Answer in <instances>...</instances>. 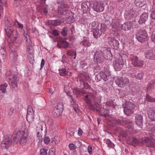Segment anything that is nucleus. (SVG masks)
Masks as SVG:
<instances>
[{"label": "nucleus", "mask_w": 155, "mask_h": 155, "mask_svg": "<svg viewBox=\"0 0 155 155\" xmlns=\"http://www.w3.org/2000/svg\"><path fill=\"white\" fill-rule=\"evenodd\" d=\"M28 134L27 130L22 128L21 131H18L13 135V141L16 143H19L22 146L25 145L27 141Z\"/></svg>", "instance_id": "obj_1"}, {"label": "nucleus", "mask_w": 155, "mask_h": 155, "mask_svg": "<svg viewBox=\"0 0 155 155\" xmlns=\"http://www.w3.org/2000/svg\"><path fill=\"white\" fill-rule=\"evenodd\" d=\"M96 95L95 91H91L89 92L88 94L85 96L84 101L85 102L88 104L89 108L91 110H94L96 108L99 107V105L98 103L94 102V103H93L92 98H94Z\"/></svg>", "instance_id": "obj_3"}, {"label": "nucleus", "mask_w": 155, "mask_h": 155, "mask_svg": "<svg viewBox=\"0 0 155 155\" xmlns=\"http://www.w3.org/2000/svg\"><path fill=\"white\" fill-rule=\"evenodd\" d=\"M144 141L147 147H153L155 146V140L153 138L145 137Z\"/></svg>", "instance_id": "obj_16"}, {"label": "nucleus", "mask_w": 155, "mask_h": 155, "mask_svg": "<svg viewBox=\"0 0 155 155\" xmlns=\"http://www.w3.org/2000/svg\"><path fill=\"white\" fill-rule=\"evenodd\" d=\"M112 123L116 125H125V127H127L129 129H133V124L131 122L130 120L125 119H117L113 120Z\"/></svg>", "instance_id": "obj_7"}, {"label": "nucleus", "mask_w": 155, "mask_h": 155, "mask_svg": "<svg viewBox=\"0 0 155 155\" xmlns=\"http://www.w3.org/2000/svg\"><path fill=\"white\" fill-rule=\"evenodd\" d=\"M13 23H11L7 19L5 21L4 25L7 27L5 29V31L8 36L14 41L16 40L18 36V32L16 30L12 28Z\"/></svg>", "instance_id": "obj_2"}, {"label": "nucleus", "mask_w": 155, "mask_h": 155, "mask_svg": "<svg viewBox=\"0 0 155 155\" xmlns=\"http://www.w3.org/2000/svg\"><path fill=\"white\" fill-rule=\"evenodd\" d=\"M129 80L126 77H121L118 78L115 81L116 83L119 86L123 87L129 83Z\"/></svg>", "instance_id": "obj_13"}, {"label": "nucleus", "mask_w": 155, "mask_h": 155, "mask_svg": "<svg viewBox=\"0 0 155 155\" xmlns=\"http://www.w3.org/2000/svg\"><path fill=\"white\" fill-rule=\"evenodd\" d=\"M34 114H27V120L30 123H33L34 122Z\"/></svg>", "instance_id": "obj_32"}, {"label": "nucleus", "mask_w": 155, "mask_h": 155, "mask_svg": "<svg viewBox=\"0 0 155 155\" xmlns=\"http://www.w3.org/2000/svg\"><path fill=\"white\" fill-rule=\"evenodd\" d=\"M24 36H25L24 40L26 42V45L32 44V42L29 34L26 33V36L25 35H24Z\"/></svg>", "instance_id": "obj_30"}, {"label": "nucleus", "mask_w": 155, "mask_h": 155, "mask_svg": "<svg viewBox=\"0 0 155 155\" xmlns=\"http://www.w3.org/2000/svg\"><path fill=\"white\" fill-rule=\"evenodd\" d=\"M12 136L11 135L5 136L1 144V147L2 149L7 148L11 145L12 143Z\"/></svg>", "instance_id": "obj_9"}, {"label": "nucleus", "mask_w": 155, "mask_h": 155, "mask_svg": "<svg viewBox=\"0 0 155 155\" xmlns=\"http://www.w3.org/2000/svg\"><path fill=\"white\" fill-rule=\"evenodd\" d=\"M59 141V140H57V138L54 137L52 139L51 142L52 143L56 144L58 143Z\"/></svg>", "instance_id": "obj_58"}, {"label": "nucleus", "mask_w": 155, "mask_h": 155, "mask_svg": "<svg viewBox=\"0 0 155 155\" xmlns=\"http://www.w3.org/2000/svg\"><path fill=\"white\" fill-rule=\"evenodd\" d=\"M9 79V84H10L12 87L15 88L17 86V77L13 75L9 76L8 77Z\"/></svg>", "instance_id": "obj_15"}, {"label": "nucleus", "mask_w": 155, "mask_h": 155, "mask_svg": "<svg viewBox=\"0 0 155 155\" xmlns=\"http://www.w3.org/2000/svg\"><path fill=\"white\" fill-rule=\"evenodd\" d=\"M8 86L7 84L5 83L0 86V90L3 93H5L6 92V88Z\"/></svg>", "instance_id": "obj_38"}, {"label": "nucleus", "mask_w": 155, "mask_h": 155, "mask_svg": "<svg viewBox=\"0 0 155 155\" xmlns=\"http://www.w3.org/2000/svg\"><path fill=\"white\" fill-rule=\"evenodd\" d=\"M132 145L136 144L139 143L140 141L137 138L133 137L130 139Z\"/></svg>", "instance_id": "obj_40"}, {"label": "nucleus", "mask_w": 155, "mask_h": 155, "mask_svg": "<svg viewBox=\"0 0 155 155\" xmlns=\"http://www.w3.org/2000/svg\"><path fill=\"white\" fill-rule=\"evenodd\" d=\"M50 142V139L49 137H45L44 139V142L46 144H48Z\"/></svg>", "instance_id": "obj_56"}, {"label": "nucleus", "mask_w": 155, "mask_h": 155, "mask_svg": "<svg viewBox=\"0 0 155 155\" xmlns=\"http://www.w3.org/2000/svg\"><path fill=\"white\" fill-rule=\"evenodd\" d=\"M103 71L100 72L99 74L96 75L95 79L97 80V81H100L101 79H102V75L103 74Z\"/></svg>", "instance_id": "obj_47"}, {"label": "nucleus", "mask_w": 155, "mask_h": 155, "mask_svg": "<svg viewBox=\"0 0 155 155\" xmlns=\"http://www.w3.org/2000/svg\"><path fill=\"white\" fill-rule=\"evenodd\" d=\"M57 3L60 5L59 6H58V11L60 10L61 11L65 9H68L69 8V5L67 4H65L63 2H57Z\"/></svg>", "instance_id": "obj_23"}, {"label": "nucleus", "mask_w": 155, "mask_h": 155, "mask_svg": "<svg viewBox=\"0 0 155 155\" xmlns=\"http://www.w3.org/2000/svg\"><path fill=\"white\" fill-rule=\"evenodd\" d=\"M105 25H106V23L101 24L100 27L98 26V28L94 30L93 34L95 38H97L99 37L102 33H104L106 31V27Z\"/></svg>", "instance_id": "obj_8"}, {"label": "nucleus", "mask_w": 155, "mask_h": 155, "mask_svg": "<svg viewBox=\"0 0 155 155\" xmlns=\"http://www.w3.org/2000/svg\"><path fill=\"white\" fill-rule=\"evenodd\" d=\"M10 49H11V52L10 54V55L12 56L14 55L15 56L18 55L16 51L15 50L13 49L12 47H11Z\"/></svg>", "instance_id": "obj_52"}, {"label": "nucleus", "mask_w": 155, "mask_h": 155, "mask_svg": "<svg viewBox=\"0 0 155 155\" xmlns=\"http://www.w3.org/2000/svg\"><path fill=\"white\" fill-rule=\"evenodd\" d=\"M5 58V56L1 55L0 56V63L2 61H3L4 59Z\"/></svg>", "instance_id": "obj_64"}, {"label": "nucleus", "mask_w": 155, "mask_h": 155, "mask_svg": "<svg viewBox=\"0 0 155 155\" xmlns=\"http://www.w3.org/2000/svg\"><path fill=\"white\" fill-rule=\"evenodd\" d=\"M67 87H64V90H65V92L67 93V94L68 96H69L71 98L72 97H73V94H73V93H72L71 92H70V91H66V88Z\"/></svg>", "instance_id": "obj_54"}, {"label": "nucleus", "mask_w": 155, "mask_h": 155, "mask_svg": "<svg viewBox=\"0 0 155 155\" xmlns=\"http://www.w3.org/2000/svg\"><path fill=\"white\" fill-rule=\"evenodd\" d=\"M148 18V14L146 13H143L141 15L139 20L140 24L144 23Z\"/></svg>", "instance_id": "obj_25"}, {"label": "nucleus", "mask_w": 155, "mask_h": 155, "mask_svg": "<svg viewBox=\"0 0 155 155\" xmlns=\"http://www.w3.org/2000/svg\"><path fill=\"white\" fill-rule=\"evenodd\" d=\"M131 61L132 64L135 67H142L143 64V61L139 60L136 56L132 58Z\"/></svg>", "instance_id": "obj_14"}, {"label": "nucleus", "mask_w": 155, "mask_h": 155, "mask_svg": "<svg viewBox=\"0 0 155 155\" xmlns=\"http://www.w3.org/2000/svg\"><path fill=\"white\" fill-rule=\"evenodd\" d=\"M143 73L142 72H140L137 75L135 76L137 79L139 80H141L143 78Z\"/></svg>", "instance_id": "obj_51"}, {"label": "nucleus", "mask_w": 155, "mask_h": 155, "mask_svg": "<svg viewBox=\"0 0 155 155\" xmlns=\"http://www.w3.org/2000/svg\"><path fill=\"white\" fill-rule=\"evenodd\" d=\"M59 74L61 76H66L68 74V72L66 71L65 69H62L59 70Z\"/></svg>", "instance_id": "obj_41"}, {"label": "nucleus", "mask_w": 155, "mask_h": 155, "mask_svg": "<svg viewBox=\"0 0 155 155\" xmlns=\"http://www.w3.org/2000/svg\"><path fill=\"white\" fill-rule=\"evenodd\" d=\"M100 115L101 116L106 117L108 115L109 110L104 109V108H101L100 110Z\"/></svg>", "instance_id": "obj_27"}, {"label": "nucleus", "mask_w": 155, "mask_h": 155, "mask_svg": "<svg viewBox=\"0 0 155 155\" xmlns=\"http://www.w3.org/2000/svg\"><path fill=\"white\" fill-rule=\"evenodd\" d=\"M55 151L53 148H51L49 150L48 155H55Z\"/></svg>", "instance_id": "obj_53"}, {"label": "nucleus", "mask_w": 155, "mask_h": 155, "mask_svg": "<svg viewBox=\"0 0 155 155\" xmlns=\"http://www.w3.org/2000/svg\"><path fill=\"white\" fill-rule=\"evenodd\" d=\"M6 52L5 50L3 48L0 50V56L1 55L6 56Z\"/></svg>", "instance_id": "obj_57"}, {"label": "nucleus", "mask_w": 155, "mask_h": 155, "mask_svg": "<svg viewBox=\"0 0 155 155\" xmlns=\"http://www.w3.org/2000/svg\"><path fill=\"white\" fill-rule=\"evenodd\" d=\"M80 82L81 84L83 85V88L85 89H89L90 87V86L87 83H85L84 81H80Z\"/></svg>", "instance_id": "obj_42"}, {"label": "nucleus", "mask_w": 155, "mask_h": 155, "mask_svg": "<svg viewBox=\"0 0 155 155\" xmlns=\"http://www.w3.org/2000/svg\"><path fill=\"white\" fill-rule=\"evenodd\" d=\"M69 11L68 10V9H65L61 11L59 10L58 12V14L65 16H68L69 15Z\"/></svg>", "instance_id": "obj_33"}, {"label": "nucleus", "mask_w": 155, "mask_h": 155, "mask_svg": "<svg viewBox=\"0 0 155 155\" xmlns=\"http://www.w3.org/2000/svg\"><path fill=\"white\" fill-rule=\"evenodd\" d=\"M135 107L132 101H126L124 104V112L126 115L130 116L133 113Z\"/></svg>", "instance_id": "obj_5"}, {"label": "nucleus", "mask_w": 155, "mask_h": 155, "mask_svg": "<svg viewBox=\"0 0 155 155\" xmlns=\"http://www.w3.org/2000/svg\"><path fill=\"white\" fill-rule=\"evenodd\" d=\"M32 44L29 45H27V52L28 54H29L28 55L29 57H30V58H32L33 57V49L32 46Z\"/></svg>", "instance_id": "obj_28"}, {"label": "nucleus", "mask_w": 155, "mask_h": 155, "mask_svg": "<svg viewBox=\"0 0 155 155\" xmlns=\"http://www.w3.org/2000/svg\"><path fill=\"white\" fill-rule=\"evenodd\" d=\"M13 25L14 26H15V27H18V28H22L23 27V25L22 24L20 23L17 21L13 22Z\"/></svg>", "instance_id": "obj_45"}, {"label": "nucleus", "mask_w": 155, "mask_h": 155, "mask_svg": "<svg viewBox=\"0 0 155 155\" xmlns=\"http://www.w3.org/2000/svg\"><path fill=\"white\" fill-rule=\"evenodd\" d=\"M82 44L86 47H89L91 45V43L88 40L84 39L82 42Z\"/></svg>", "instance_id": "obj_43"}, {"label": "nucleus", "mask_w": 155, "mask_h": 155, "mask_svg": "<svg viewBox=\"0 0 155 155\" xmlns=\"http://www.w3.org/2000/svg\"><path fill=\"white\" fill-rule=\"evenodd\" d=\"M106 143L109 147L113 148L114 147V144L109 139L106 140Z\"/></svg>", "instance_id": "obj_48"}, {"label": "nucleus", "mask_w": 155, "mask_h": 155, "mask_svg": "<svg viewBox=\"0 0 155 155\" xmlns=\"http://www.w3.org/2000/svg\"><path fill=\"white\" fill-rule=\"evenodd\" d=\"M135 123L139 127H142L143 125V118L140 114H137L135 116Z\"/></svg>", "instance_id": "obj_18"}, {"label": "nucleus", "mask_w": 155, "mask_h": 155, "mask_svg": "<svg viewBox=\"0 0 155 155\" xmlns=\"http://www.w3.org/2000/svg\"><path fill=\"white\" fill-rule=\"evenodd\" d=\"M48 151V150L45 148H42L40 150V153L41 155H46Z\"/></svg>", "instance_id": "obj_50"}, {"label": "nucleus", "mask_w": 155, "mask_h": 155, "mask_svg": "<svg viewBox=\"0 0 155 155\" xmlns=\"http://www.w3.org/2000/svg\"><path fill=\"white\" fill-rule=\"evenodd\" d=\"M80 77L81 78V81H88L89 79V77L88 74L87 73L84 71H82L80 73Z\"/></svg>", "instance_id": "obj_26"}, {"label": "nucleus", "mask_w": 155, "mask_h": 155, "mask_svg": "<svg viewBox=\"0 0 155 155\" xmlns=\"http://www.w3.org/2000/svg\"><path fill=\"white\" fill-rule=\"evenodd\" d=\"M14 110V109L13 108H11L9 110L8 113V114L10 115H11L13 113V112Z\"/></svg>", "instance_id": "obj_62"}, {"label": "nucleus", "mask_w": 155, "mask_h": 155, "mask_svg": "<svg viewBox=\"0 0 155 155\" xmlns=\"http://www.w3.org/2000/svg\"><path fill=\"white\" fill-rule=\"evenodd\" d=\"M145 56L147 59H154L155 58V51L152 50L147 51L145 53Z\"/></svg>", "instance_id": "obj_19"}, {"label": "nucleus", "mask_w": 155, "mask_h": 155, "mask_svg": "<svg viewBox=\"0 0 155 155\" xmlns=\"http://www.w3.org/2000/svg\"><path fill=\"white\" fill-rule=\"evenodd\" d=\"M69 43L65 40H61L60 42H58L57 44V45L59 48H67L68 46Z\"/></svg>", "instance_id": "obj_22"}, {"label": "nucleus", "mask_w": 155, "mask_h": 155, "mask_svg": "<svg viewBox=\"0 0 155 155\" xmlns=\"http://www.w3.org/2000/svg\"><path fill=\"white\" fill-rule=\"evenodd\" d=\"M104 54V57L107 60L110 59L111 57V54L110 51L109 50H107L105 51V52Z\"/></svg>", "instance_id": "obj_34"}, {"label": "nucleus", "mask_w": 155, "mask_h": 155, "mask_svg": "<svg viewBox=\"0 0 155 155\" xmlns=\"http://www.w3.org/2000/svg\"><path fill=\"white\" fill-rule=\"evenodd\" d=\"M67 54L68 55L70 56H72L74 55V59L75 58L76 53L74 51L72 50H68L67 51Z\"/></svg>", "instance_id": "obj_36"}, {"label": "nucleus", "mask_w": 155, "mask_h": 155, "mask_svg": "<svg viewBox=\"0 0 155 155\" xmlns=\"http://www.w3.org/2000/svg\"><path fill=\"white\" fill-rule=\"evenodd\" d=\"M145 0H135L134 3L136 6L138 7H142L145 4Z\"/></svg>", "instance_id": "obj_29"}, {"label": "nucleus", "mask_w": 155, "mask_h": 155, "mask_svg": "<svg viewBox=\"0 0 155 155\" xmlns=\"http://www.w3.org/2000/svg\"><path fill=\"white\" fill-rule=\"evenodd\" d=\"M147 35L146 31L140 30L136 34V38L138 41L143 42L145 41L147 37Z\"/></svg>", "instance_id": "obj_11"}, {"label": "nucleus", "mask_w": 155, "mask_h": 155, "mask_svg": "<svg viewBox=\"0 0 155 155\" xmlns=\"http://www.w3.org/2000/svg\"><path fill=\"white\" fill-rule=\"evenodd\" d=\"M146 99L147 101L155 103V98L152 97L148 94H147Z\"/></svg>", "instance_id": "obj_37"}, {"label": "nucleus", "mask_w": 155, "mask_h": 155, "mask_svg": "<svg viewBox=\"0 0 155 155\" xmlns=\"http://www.w3.org/2000/svg\"><path fill=\"white\" fill-rule=\"evenodd\" d=\"M151 17L152 18L155 19V6H153L151 9Z\"/></svg>", "instance_id": "obj_46"}, {"label": "nucleus", "mask_w": 155, "mask_h": 155, "mask_svg": "<svg viewBox=\"0 0 155 155\" xmlns=\"http://www.w3.org/2000/svg\"><path fill=\"white\" fill-rule=\"evenodd\" d=\"M61 34L64 36H66L68 34V28L66 27L63 28L61 31Z\"/></svg>", "instance_id": "obj_49"}, {"label": "nucleus", "mask_w": 155, "mask_h": 155, "mask_svg": "<svg viewBox=\"0 0 155 155\" xmlns=\"http://www.w3.org/2000/svg\"><path fill=\"white\" fill-rule=\"evenodd\" d=\"M104 72L103 71V73L104 74L102 75V78L106 81L109 78L110 73L109 69L105 67L104 68Z\"/></svg>", "instance_id": "obj_20"}, {"label": "nucleus", "mask_w": 155, "mask_h": 155, "mask_svg": "<svg viewBox=\"0 0 155 155\" xmlns=\"http://www.w3.org/2000/svg\"><path fill=\"white\" fill-rule=\"evenodd\" d=\"M69 149L71 150H74L76 148V146L73 143H70L69 145Z\"/></svg>", "instance_id": "obj_55"}, {"label": "nucleus", "mask_w": 155, "mask_h": 155, "mask_svg": "<svg viewBox=\"0 0 155 155\" xmlns=\"http://www.w3.org/2000/svg\"><path fill=\"white\" fill-rule=\"evenodd\" d=\"M126 55L123 54L120 55L118 59L113 61V66L114 69L117 71H119L123 67L124 64V58Z\"/></svg>", "instance_id": "obj_6"}, {"label": "nucleus", "mask_w": 155, "mask_h": 155, "mask_svg": "<svg viewBox=\"0 0 155 155\" xmlns=\"http://www.w3.org/2000/svg\"><path fill=\"white\" fill-rule=\"evenodd\" d=\"M63 105L62 104L59 103L54 107L52 111V114L54 117H57L61 114L62 111Z\"/></svg>", "instance_id": "obj_12"}, {"label": "nucleus", "mask_w": 155, "mask_h": 155, "mask_svg": "<svg viewBox=\"0 0 155 155\" xmlns=\"http://www.w3.org/2000/svg\"><path fill=\"white\" fill-rule=\"evenodd\" d=\"M88 152L90 154H91L92 153V147L90 146H89L87 148Z\"/></svg>", "instance_id": "obj_59"}, {"label": "nucleus", "mask_w": 155, "mask_h": 155, "mask_svg": "<svg viewBox=\"0 0 155 155\" xmlns=\"http://www.w3.org/2000/svg\"><path fill=\"white\" fill-rule=\"evenodd\" d=\"M45 60L44 59H42L41 64V67L40 68V70H41L43 67L45 65Z\"/></svg>", "instance_id": "obj_60"}, {"label": "nucleus", "mask_w": 155, "mask_h": 155, "mask_svg": "<svg viewBox=\"0 0 155 155\" xmlns=\"http://www.w3.org/2000/svg\"><path fill=\"white\" fill-rule=\"evenodd\" d=\"M53 120L51 119H49L48 121V124L50 125H52L53 124Z\"/></svg>", "instance_id": "obj_63"}, {"label": "nucleus", "mask_w": 155, "mask_h": 155, "mask_svg": "<svg viewBox=\"0 0 155 155\" xmlns=\"http://www.w3.org/2000/svg\"><path fill=\"white\" fill-rule=\"evenodd\" d=\"M5 5V7H7L8 5L7 4L6 0H0V12H2L3 10V7Z\"/></svg>", "instance_id": "obj_31"}, {"label": "nucleus", "mask_w": 155, "mask_h": 155, "mask_svg": "<svg viewBox=\"0 0 155 155\" xmlns=\"http://www.w3.org/2000/svg\"><path fill=\"white\" fill-rule=\"evenodd\" d=\"M42 11L45 15H47L48 13V10L46 8L44 7L42 9Z\"/></svg>", "instance_id": "obj_61"}, {"label": "nucleus", "mask_w": 155, "mask_h": 155, "mask_svg": "<svg viewBox=\"0 0 155 155\" xmlns=\"http://www.w3.org/2000/svg\"><path fill=\"white\" fill-rule=\"evenodd\" d=\"M94 60L97 63H101L104 61V58L102 54L98 52H96L94 56Z\"/></svg>", "instance_id": "obj_17"}, {"label": "nucleus", "mask_w": 155, "mask_h": 155, "mask_svg": "<svg viewBox=\"0 0 155 155\" xmlns=\"http://www.w3.org/2000/svg\"><path fill=\"white\" fill-rule=\"evenodd\" d=\"M148 116L152 120L155 121V110H152V108H150L148 110Z\"/></svg>", "instance_id": "obj_24"}, {"label": "nucleus", "mask_w": 155, "mask_h": 155, "mask_svg": "<svg viewBox=\"0 0 155 155\" xmlns=\"http://www.w3.org/2000/svg\"><path fill=\"white\" fill-rule=\"evenodd\" d=\"M106 4V3L95 1L93 3L92 8L96 12H101L104 11Z\"/></svg>", "instance_id": "obj_10"}, {"label": "nucleus", "mask_w": 155, "mask_h": 155, "mask_svg": "<svg viewBox=\"0 0 155 155\" xmlns=\"http://www.w3.org/2000/svg\"><path fill=\"white\" fill-rule=\"evenodd\" d=\"M34 114V112L32 107L30 106H29L27 109V114Z\"/></svg>", "instance_id": "obj_44"}, {"label": "nucleus", "mask_w": 155, "mask_h": 155, "mask_svg": "<svg viewBox=\"0 0 155 155\" xmlns=\"http://www.w3.org/2000/svg\"><path fill=\"white\" fill-rule=\"evenodd\" d=\"M132 27V23L131 22H128L123 24L121 26L122 29L125 31L130 30Z\"/></svg>", "instance_id": "obj_21"}, {"label": "nucleus", "mask_w": 155, "mask_h": 155, "mask_svg": "<svg viewBox=\"0 0 155 155\" xmlns=\"http://www.w3.org/2000/svg\"><path fill=\"white\" fill-rule=\"evenodd\" d=\"M109 41H110L111 43H112V45L115 46L117 45V41L113 37H110L109 38Z\"/></svg>", "instance_id": "obj_39"}, {"label": "nucleus", "mask_w": 155, "mask_h": 155, "mask_svg": "<svg viewBox=\"0 0 155 155\" xmlns=\"http://www.w3.org/2000/svg\"><path fill=\"white\" fill-rule=\"evenodd\" d=\"M37 137L39 141L42 140V136L43 134H46V127L45 124L43 122L38 123L36 126Z\"/></svg>", "instance_id": "obj_4"}, {"label": "nucleus", "mask_w": 155, "mask_h": 155, "mask_svg": "<svg viewBox=\"0 0 155 155\" xmlns=\"http://www.w3.org/2000/svg\"><path fill=\"white\" fill-rule=\"evenodd\" d=\"M81 7L84 11L86 12L88 11L89 7L86 2H84L81 5Z\"/></svg>", "instance_id": "obj_35"}]
</instances>
